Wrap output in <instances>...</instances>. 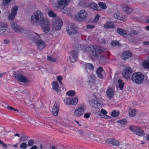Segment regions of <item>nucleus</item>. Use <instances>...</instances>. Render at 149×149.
Wrapping results in <instances>:
<instances>
[{
    "label": "nucleus",
    "mask_w": 149,
    "mask_h": 149,
    "mask_svg": "<svg viewBox=\"0 0 149 149\" xmlns=\"http://www.w3.org/2000/svg\"><path fill=\"white\" fill-rule=\"evenodd\" d=\"M30 22L33 25H41L43 31L47 33L50 30V23L47 18H45L42 12L38 10L35 12L31 17Z\"/></svg>",
    "instance_id": "nucleus-1"
},
{
    "label": "nucleus",
    "mask_w": 149,
    "mask_h": 149,
    "mask_svg": "<svg viewBox=\"0 0 149 149\" xmlns=\"http://www.w3.org/2000/svg\"><path fill=\"white\" fill-rule=\"evenodd\" d=\"M92 54L94 56L101 61H104L106 58L103 51L99 46L97 47L94 48L92 51Z\"/></svg>",
    "instance_id": "nucleus-2"
},
{
    "label": "nucleus",
    "mask_w": 149,
    "mask_h": 149,
    "mask_svg": "<svg viewBox=\"0 0 149 149\" xmlns=\"http://www.w3.org/2000/svg\"><path fill=\"white\" fill-rule=\"evenodd\" d=\"M144 79V76L141 72H138L133 74L132 77V80L136 84H141Z\"/></svg>",
    "instance_id": "nucleus-3"
},
{
    "label": "nucleus",
    "mask_w": 149,
    "mask_h": 149,
    "mask_svg": "<svg viewBox=\"0 0 149 149\" xmlns=\"http://www.w3.org/2000/svg\"><path fill=\"white\" fill-rule=\"evenodd\" d=\"M63 24L62 20L58 17L53 19L52 23V26L53 30L58 31L61 28Z\"/></svg>",
    "instance_id": "nucleus-4"
},
{
    "label": "nucleus",
    "mask_w": 149,
    "mask_h": 149,
    "mask_svg": "<svg viewBox=\"0 0 149 149\" xmlns=\"http://www.w3.org/2000/svg\"><path fill=\"white\" fill-rule=\"evenodd\" d=\"M129 129L134 134L140 136H142L145 135L144 131L139 127L131 126L129 127Z\"/></svg>",
    "instance_id": "nucleus-5"
},
{
    "label": "nucleus",
    "mask_w": 149,
    "mask_h": 149,
    "mask_svg": "<svg viewBox=\"0 0 149 149\" xmlns=\"http://www.w3.org/2000/svg\"><path fill=\"white\" fill-rule=\"evenodd\" d=\"M88 17L87 12L84 10H80L76 16V19L77 21H83L86 20Z\"/></svg>",
    "instance_id": "nucleus-6"
},
{
    "label": "nucleus",
    "mask_w": 149,
    "mask_h": 149,
    "mask_svg": "<svg viewBox=\"0 0 149 149\" xmlns=\"http://www.w3.org/2000/svg\"><path fill=\"white\" fill-rule=\"evenodd\" d=\"M132 73V69L129 67H127L122 72V74L124 78L128 79L130 77Z\"/></svg>",
    "instance_id": "nucleus-7"
},
{
    "label": "nucleus",
    "mask_w": 149,
    "mask_h": 149,
    "mask_svg": "<svg viewBox=\"0 0 149 149\" xmlns=\"http://www.w3.org/2000/svg\"><path fill=\"white\" fill-rule=\"evenodd\" d=\"M10 24L12 28L15 32L19 33H22L24 32V29L17 25V24L13 21H11Z\"/></svg>",
    "instance_id": "nucleus-8"
},
{
    "label": "nucleus",
    "mask_w": 149,
    "mask_h": 149,
    "mask_svg": "<svg viewBox=\"0 0 149 149\" xmlns=\"http://www.w3.org/2000/svg\"><path fill=\"white\" fill-rule=\"evenodd\" d=\"M85 108L86 107L84 105V104L81 105L75 110L74 115L75 116L79 117L82 115L84 113Z\"/></svg>",
    "instance_id": "nucleus-9"
},
{
    "label": "nucleus",
    "mask_w": 149,
    "mask_h": 149,
    "mask_svg": "<svg viewBox=\"0 0 149 149\" xmlns=\"http://www.w3.org/2000/svg\"><path fill=\"white\" fill-rule=\"evenodd\" d=\"M66 31L70 35H73L76 33V28L75 26L71 24H68L66 27Z\"/></svg>",
    "instance_id": "nucleus-10"
},
{
    "label": "nucleus",
    "mask_w": 149,
    "mask_h": 149,
    "mask_svg": "<svg viewBox=\"0 0 149 149\" xmlns=\"http://www.w3.org/2000/svg\"><path fill=\"white\" fill-rule=\"evenodd\" d=\"M15 77L19 82H22L26 83L29 82L28 79L21 74H15Z\"/></svg>",
    "instance_id": "nucleus-11"
},
{
    "label": "nucleus",
    "mask_w": 149,
    "mask_h": 149,
    "mask_svg": "<svg viewBox=\"0 0 149 149\" xmlns=\"http://www.w3.org/2000/svg\"><path fill=\"white\" fill-rule=\"evenodd\" d=\"M105 143L111 144L115 146H118L120 145L119 141L118 140L113 138L107 139L105 141Z\"/></svg>",
    "instance_id": "nucleus-12"
},
{
    "label": "nucleus",
    "mask_w": 149,
    "mask_h": 149,
    "mask_svg": "<svg viewBox=\"0 0 149 149\" xmlns=\"http://www.w3.org/2000/svg\"><path fill=\"white\" fill-rule=\"evenodd\" d=\"M132 56V52L130 51L126 50L123 52L121 54V58L123 60H126L130 58Z\"/></svg>",
    "instance_id": "nucleus-13"
},
{
    "label": "nucleus",
    "mask_w": 149,
    "mask_h": 149,
    "mask_svg": "<svg viewBox=\"0 0 149 149\" xmlns=\"http://www.w3.org/2000/svg\"><path fill=\"white\" fill-rule=\"evenodd\" d=\"M70 0H59L58 1L56 7L58 8L61 9L65 7L69 3Z\"/></svg>",
    "instance_id": "nucleus-14"
},
{
    "label": "nucleus",
    "mask_w": 149,
    "mask_h": 149,
    "mask_svg": "<svg viewBox=\"0 0 149 149\" xmlns=\"http://www.w3.org/2000/svg\"><path fill=\"white\" fill-rule=\"evenodd\" d=\"M18 7L17 6H15L12 9V13L11 14L9 15L8 18L9 20H13L16 15L17 10Z\"/></svg>",
    "instance_id": "nucleus-15"
},
{
    "label": "nucleus",
    "mask_w": 149,
    "mask_h": 149,
    "mask_svg": "<svg viewBox=\"0 0 149 149\" xmlns=\"http://www.w3.org/2000/svg\"><path fill=\"white\" fill-rule=\"evenodd\" d=\"M70 55L69 56L70 59L72 62H76L77 58V53L76 51H73L70 52Z\"/></svg>",
    "instance_id": "nucleus-16"
},
{
    "label": "nucleus",
    "mask_w": 149,
    "mask_h": 149,
    "mask_svg": "<svg viewBox=\"0 0 149 149\" xmlns=\"http://www.w3.org/2000/svg\"><path fill=\"white\" fill-rule=\"evenodd\" d=\"M8 26L6 23L3 22L0 23V34L3 33L8 28Z\"/></svg>",
    "instance_id": "nucleus-17"
},
{
    "label": "nucleus",
    "mask_w": 149,
    "mask_h": 149,
    "mask_svg": "<svg viewBox=\"0 0 149 149\" xmlns=\"http://www.w3.org/2000/svg\"><path fill=\"white\" fill-rule=\"evenodd\" d=\"M107 112L104 109H102L101 111V112H99L98 113V116L101 118H109L110 117L107 115Z\"/></svg>",
    "instance_id": "nucleus-18"
},
{
    "label": "nucleus",
    "mask_w": 149,
    "mask_h": 149,
    "mask_svg": "<svg viewBox=\"0 0 149 149\" xmlns=\"http://www.w3.org/2000/svg\"><path fill=\"white\" fill-rule=\"evenodd\" d=\"M59 105L57 103H55L52 109V113L55 116L58 115L59 110Z\"/></svg>",
    "instance_id": "nucleus-19"
},
{
    "label": "nucleus",
    "mask_w": 149,
    "mask_h": 149,
    "mask_svg": "<svg viewBox=\"0 0 149 149\" xmlns=\"http://www.w3.org/2000/svg\"><path fill=\"white\" fill-rule=\"evenodd\" d=\"M121 8L124 13L126 14H129L132 13L133 12L132 9L128 6H121Z\"/></svg>",
    "instance_id": "nucleus-20"
},
{
    "label": "nucleus",
    "mask_w": 149,
    "mask_h": 149,
    "mask_svg": "<svg viewBox=\"0 0 149 149\" xmlns=\"http://www.w3.org/2000/svg\"><path fill=\"white\" fill-rule=\"evenodd\" d=\"M106 93L107 96L109 98L113 97L114 94L113 88L110 87L108 88L106 92Z\"/></svg>",
    "instance_id": "nucleus-21"
},
{
    "label": "nucleus",
    "mask_w": 149,
    "mask_h": 149,
    "mask_svg": "<svg viewBox=\"0 0 149 149\" xmlns=\"http://www.w3.org/2000/svg\"><path fill=\"white\" fill-rule=\"evenodd\" d=\"M117 32L120 35H122L124 37H127V32L122 28H118L117 29Z\"/></svg>",
    "instance_id": "nucleus-22"
},
{
    "label": "nucleus",
    "mask_w": 149,
    "mask_h": 149,
    "mask_svg": "<svg viewBox=\"0 0 149 149\" xmlns=\"http://www.w3.org/2000/svg\"><path fill=\"white\" fill-rule=\"evenodd\" d=\"M36 43L40 49H42L45 47V42L42 40H39Z\"/></svg>",
    "instance_id": "nucleus-23"
},
{
    "label": "nucleus",
    "mask_w": 149,
    "mask_h": 149,
    "mask_svg": "<svg viewBox=\"0 0 149 149\" xmlns=\"http://www.w3.org/2000/svg\"><path fill=\"white\" fill-rule=\"evenodd\" d=\"M78 4L80 6L87 7L88 6L89 2L87 0H80Z\"/></svg>",
    "instance_id": "nucleus-24"
},
{
    "label": "nucleus",
    "mask_w": 149,
    "mask_h": 149,
    "mask_svg": "<svg viewBox=\"0 0 149 149\" xmlns=\"http://www.w3.org/2000/svg\"><path fill=\"white\" fill-rule=\"evenodd\" d=\"M61 11L64 13L67 14L71 13L72 11V10L70 8H67L65 6L62 8Z\"/></svg>",
    "instance_id": "nucleus-25"
},
{
    "label": "nucleus",
    "mask_w": 149,
    "mask_h": 149,
    "mask_svg": "<svg viewBox=\"0 0 149 149\" xmlns=\"http://www.w3.org/2000/svg\"><path fill=\"white\" fill-rule=\"evenodd\" d=\"M103 70V68L101 67H99L96 70L97 75L100 78L102 79L103 78V75L102 74Z\"/></svg>",
    "instance_id": "nucleus-26"
},
{
    "label": "nucleus",
    "mask_w": 149,
    "mask_h": 149,
    "mask_svg": "<svg viewBox=\"0 0 149 149\" xmlns=\"http://www.w3.org/2000/svg\"><path fill=\"white\" fill-rule=\"evenodd\" d=\"M113 16L115 18L121 20H123L124 19V17H123L122 14L119 12L114 14Z\"/></svg>",
    "instance_id": "nucleus-27"
},
{
    "label": "nucleus",
    "mask_w": 149,
    "mask_h": 149,
    "mask_svg": "<svg viewBox=\"0 0 149 149\" xmlns=\"http://www.w3.org/2000/svg\"><path fill=\"white\" fill-rule=\"evenodd\" d=\"M104 27L106 29H111L114 28L115 25L112 23L108 22L104 24Z\"/></svg>",
    "instance_id": "nucleus-28"
},
{
    "label": "nucleus",
    "mask_w": 149,
    "mask_h": 149,
    "mask_svg": "<svg viewBox=\"0 0 149 149\" xmlns=\"http://www.w3.org/2000/svg\"><path fill=\"white\" fill-rule=\"evenodd\" d=\"M52 84L53 89L57 92H58L59 91L58 88L59 85L57 82L56 81H54Z\"/></svg>",
    "instance_id": "nucleus-29"
},
{
    "label": "nucleus",
    "mask_w": 149,
    "mask_h": 149,
    "mask_svg": "<svg viewBox=\"0 0 149 149\" xmlns=\"http://www.w3.org/2000/svg\"><path fill=\"white\" fill-rule=\"evenodd\" d=\"M88 6H90L91 8L95 10L98 11L100 10V9H99L97 5L95 3H92L90 4L89 3Z\"/></svg>",
    "instance_id": "nucleus-30"
},
{
    "label": "nucleus",
    "mask_w": 149,
    "mask_h": 149,
    "mask_svg": "<svg viewBox=\"0 0 149 149\" xmlns=\"http://www.w3.org/2000/svg\"><path fill=\"white\" fill-rule=\"evenodd\" d=\"M70 100V105H75L78 103V99L76 97H74L73 98H71Z\"/></svg>",
    "instance_id": "nucleus-31"
},
{
    "label": "nucleus",
    "mask_w": 149,
    "mask_h": 149,
    "mask_svg": "<svg viewBox=\"0 0 149 149\" xmlns=\"http://www.w3.org/2000/svg\"><path fill=\"white\" fill-rule=\"evenodd\" d=\"M129 114L130 116L133 117L135 116L136 114V110L135 109H130L129 111Z\"/></svg>",
    "instance_id": "nucleus-32"
},
{
    "label": "nucleus",
    "mask_w": 149,
    "mask_h": 149,
    "mask_svg": "<svg viewBox=\"0 0 149 149\" xmlns=\"http://www.w3.org/2000/svg\"><path fill=\"white\" fill-rule=\"evenodd\" d=\"M47 14L49 17L52 18L56 17V14L51 10H49L47 13Z\"/></svg>",
    "instance_id": "nucleus-33"
},
{
    "label": "nucleus",
    "mask_w": 149,
    "mask_h": 149,
    "mask_svg": "<svg viewBox=\"0 0 149 149\" xmlns=\"http://www.w3.org/2000/svg\"><path fill=\"white\" fill-rule=\"evenodd\" d=\"M84 66L86 69H89L93 70L94 68L93 65L92 64L90 63H87L85 64Z\"/></svg>",
    "instance_id": "nucleus-34"
},
{
    "label": "nucleus",
    "mask_w": 149,
    "mask_h": 149,
    "mask_svg": "<svg viewBox=\"0 0 149 149\" xmlns=\"http://www.w3.org/2000/svg\"><path fill=\"white\" fill-rule=\"evenodd\" d=\"M142 65L145 68L149 69V60L144 61L142 63Z\"/></svg>",
    "instance_id": "nucleus-35"
},
{
    "label": "nucleus",
    "mask_w": 149,
    "mask_h": 149,
    "mask_svg": "<svg viewBox=\"0 0 149 149\" xmlns=\"http://www.w3.org/2000/svg\"><path fill=\"white\" fill-rule=\"evenodd\" d=\"M80 47L83 50H86V51H91V48L93 47L92 46H89L87 47L86 48V47L83 45H81Z\"/></svg>",
    "instance_id": "nucleus-36"
},
{
    "label": "nucleus",
    "mask_w": 149,
    "mask_h": 149,
    "mask_svg": "<svg viewBox=\"0 0 149 149\" xmlns=\"http://www.w3.org/2000/svg\"><path fill=\"white\" fill-rule=\"evenodd\" d=\"M118 82L119 84V87L120 89L122 90L123 89L124 86V83L122 81L121 79H119L118 81Z\"/></svg>",
    "instance_id": "nucleus-37"
},
{
    "label": "nucleus",
    "mask_w": 149,
    "mask_h": 149,
    "mask_svg": "<svg viewBox=\"0 0 149 149\" xmlns=\"http://www.w3.org/2000/svg\"><path fill=\"white\" fill-rule=\"evenodd\" d=\"M129 37H128V40L131 42H134L135 41V39L134 37H132L131 34L129 33L128 34Z\"/></svg>",
    "instance_id": "nucleus-38"
},
{
    "label": "nucleus",
    "mask_w": 149,
    "mask_h": 149,
    "mask_svg": "<svg viewBox=\"0 0 149 149\" xmlns=\"http://www.w3.org/2000/svg\"><path fill=\"white\" fill-rule=\"evenodd\" d=\"M66 94L70 96H73L75 95V92L74 91H70L67 92Z\"/></svg>",
    "instance_id": "nucleus-39"
},
{
    "label": "nucleus",
    "mask_w": 149,
    "mask_h": 149,
    "mask_svg": "<svg viewBox=\"0 0 149 149\" xmlns=\"http://www.w3.org/2000/svg\"><path fill=\"white\" fill-rule=\"evenodd\" d=\"M119 114L118 112H116V111H113L111 113V115L114 117H116Z\"/></svg>",
    "instance_id": "nucleus-40"
},
{
    "label": "nucleus",
    "mask_w": 149,
    "mask_h": 149,
    "mask_svg": "<svg viewBox=\"0 0 149 149\" xmlns=\"http://www.w3.org/2000/svg\"><path fill=\"white\" fill-rule=\"evenodd\" d=\"M3 5L4 6H6L8 5L9 3L12 1L13 0H2Z\"/></svg>",
    "instance_id": "nucleus-41"
},
{
    "label": "nucleus",
    "mask_w": 149,
    "mask_h": 149,
    "mask_svg": "<svg viewBox=\"0 0 149 149\" xmlns=\"http://www.w3.org/2000/svg\"><path fill=\"white\" fill-rule=\"evenodd\" d=\"M20 148L21 149H25L27 147V146L25 142H23L20 145Z\"/></svg>",
    "instance_id": "nucleus-42"
},
{
    "label": "nucleus",
    "mask_w": 149,
    "mask_h": 149,
    "mask_svg": "<svg viewBox=\"0 0 149 149\" xmlns=\"http://www.w3.org/2000/svg\"><path fill=\"white\" fill-rule=\"evenodd\" d=\"M140 33V32L139 31H136L134 29H132L131 31V35H132V34H134V35H137L139 34V33Z\"/></svg>",
    "instance_id": "nucleus-43"
},
{
    "label": "nucleus",
    "mask_w": 149,
    "mask_h": 149,
    "mask_svg": "<svg viewBox=\"0 0 149 149\" xmlns=\"http://www.w3.org/2000/svg\"><path fill=\"white\" fill-rule=\"evenodd\" d=\"M70 98H67L65 99L64 101L65 103L67 105H70Z\"/></svg>",
    "instance_id": "nucleus-44"
},
{
    "label": "nucleus",
    "mask_w": 149,
    "mask_h": 149,
    "mask_svg": "<svg viewBox=\"0 0 149 149\" xmlns=\"http://www.w3.org/2000/svg\"><path fill=\"white\" fill-rule=\"evenodd\" d=\"M99 5L102 9H105L107 8L106 5L104 3L100 2L99 3Z\"/></svg>",
    "instance_id": "nucleus-45"
},
{
    "label": "nucleus",
    "mask_w": 149,
    "mask_h": 149,
    "mask_svg": "<svg viewBox=\"0 0 149 149\" xmlns=\"http://www.w3.org/2000/svg\"><path fill=\"white\" fill-rule=\"evenodd\" d=\"M118 122L120 124L122 125H125L127 123V121L125 119H123L120 120L118 121Z\"/></svg>",
    "instance_id": "nucleus-46"
},
{
    "label": "nucleus",
    "mask_w": 149,
    "mask_h": 149,
    "mask_svg": "<svg viewBox=\"0 0 149 149\" xmlns=\"http://www.w3.org/2000/svg\"><path fill=\"white\" fill-rule=\"evenodd\" d=\"M47 59L49 61H52L53 62H54L56 61L55 59L54 58L49 56H47Z\"/></svg>",
    "instance_id": "nucleus-47"
},
{
    "label": "nucleus",
    "mask_w": 149,
    "mask_h": 149,
    "mask_svg": "<svg viewBox=\"0 0 149 149\" xmlns=\"http://www.w3.org/2000/svg\"><path fill=\"white\" fill-rule=\"evenodd\" d=\"M34 143V141L33 140H30L28 142V145L30 146H32Z\"/></svg>",
    "instance_id": "nucleus-48"
},
{
    "label": "nucleus",
    "mask_w": 149,
    "mask_h": 149,
    "mask_svg": "<svg viewBox=\"0 0 149 149\" xmlns=\"http://www.w3.org/2000/svg\"><path fill=\"white\" fill-rule=\"evenodd\" d=\"M7 108L8 110H13L14 111H17V112L19 111L17 109H14L11 107L8 106L7 107Z\"/></svg>",
    "instance_id": "nucleus-49"
},
{
    "label": "nucleus",
    "mask_w": 149,
    "mask_h": 149,
    "mask_svg": "<svg viewBox=\"0 0 149 149\" xmlns=\"http://www.w3.org/2000/svg\"><path fill=\"white\" fill-rule=\"evenodd\" d=\"M97 104V102L96 101H92L91 103V105L92 107H95V105Z\"/></svg>",
    "instance_id": "nucleus-50"
},
{
    "label": "nucleus",
    "mask_w": 149,
    "mask_h": 149,
    "mask_svg": "<svg viewBox=\"0 0 149 149\" xmlns=\"http://www.w3.org/2000/svg\"><path fill=\"white\" fill-rule=\"evenodd\" d=\"M91 113H86L84 115V117L86 118H88L89 117Z\"/></svg>",
    "instance_id": "nucleus-51"
},
{
    "label": "nucleus",
    "mask_w": 149,
    "mask_h": 149,
    "mask_svg": "<svg viewBox=\"0 0 149 149\" xmlns=\"http://www.w3.org/2000/svg\"><path fill=\"white\" fill-rule=\"evenodd\" d=\"M102 106L100 103H98L97 102V104H96L95 105V108H99L101 107Z\"/></svg>",
    "instance_id": "nucleus-52"
},
{
    "label": "nucleus",
    "mask_w": 149,
    "mask_h": 149,
    "mask_svg": "<svg viewBox=\"0 0 149 149\" xmlns=\"http://www.w3.org/2000/svg\"><path fill=\"white\" fill-rule=\"evenodd\" d=\"M94 27V26L93 25H88L87 26V28L88 29H92Z\"/></svg>",
    "instance_id": "nucleus-53"
},
{
    "label": "nucleus",
    "mask_w": 149,
    "mask_h": 149,
    "mask_svg": "<svg viewBox=\"0 0 149 149\" xmlns=\"http://www.w3.org/2000/svg\"><path fill=\"white\" fill-rule=\"evenodd\" d=\"M27 137H21L20 138V139L23 141H26L27 140Z\"/></svg>",
    "instance_id": "nucleus-54"
},
{
    "label": "nucleus",
    "mask_w": 149,
    "mask_h": 149,
    "mask_svg": "<svg viewBox=\"0 0 149 149\" xmlns=\"http://www.w3.org/2000/svg\"><path fill=\"white\" fill-rule=\"evenodd\" d=\"M100 17V16L99 15L97 14L95 17V21L97 22L99 18Z\"/></svg>",
    "instance_id": "nucleus-55"
},
{
    "label": "nucleus",
    "mask_w": 149,
    "mask_h": 149,
    "mask_svg": "<svg viewBox=\"0 0 149 149\" xmlns=\"http://www.w3.org/2000/svg\"><path fill=\"white\" fill-rule=\"evenodd\" d=\"M10 42V41H9V40L8 39H7L4 40L3 41V42H4V44H8Z\"/></svg>",
    "instance_id": "nucleus-56"
},
{
    "label": "nucleus",
    "mask_w": 149,
    "mask_h": 149,
    "mask_svg": "<svg viewBox=\"0 0 149 149\" xmlns=\"http://www.w3.org/2000/svg\"><path fill=\"white\" fill-rule=\"evenodd\" d=\"M63 79V77L62 76H59L57 77V80L59 82V81H61V80Z\"/></svg>",
    "instance_id": "nucleus-57"
},
{
    "label": "nucleus",
    "mask_w": 149,
    "mask_h": 149,
    "mask_svg": "<svg viewBox=\"0 0 149 149\" xmlns=\"http://www.w3.org/2000/svg\"><path fill=\"white\" fill-rule=\"evenodd\" d=\"M1 144L2 146L4 148H6L7 147V145L3 142L1 143Z\"/></svg>",
    "instance_id": "nucleus-58"
},
{
    "label": "nucleus",
    "mask_w": 149,
    "mask_h": 149,
    "mask_svg": "<svg viewBox=\"0 0 149 149\" xmlns=\"http://www.w3.org/2000/svg\"><path fill=\"white\" fill-rule=\"evenodd\" d=\"M117 42H118L117 41H113V42H111V44L112 45H116L117 44Z\"/></svg>",
    "instance_id": "nucleus-59"
},
{
    "label": "nucleus",
    "mask_w": 149,
    "mask_h": 149,
    "mask_svg": "<svg viewBox=\"0 0 149 149\" xmlns=\"http://www.w3.org/2000/svg\"><path fill=\"white\" fill-rule=\"evenodd\" d=\"M91 78L93 79V80H94L95 79V77L94 75L93 74H91L90 76Z\"/></svg>",
    "instance_id": "nucleus-60"
},
{
    "label": "nucleus",
    "mask_w": 149,
    "mask_h": 149,
    "mask_svg": "<svg viewBox=\"0 0 149 149\" xmlns=\"http://www.w3.org/2000/svg\"><path fill=\"white\" fill-rule=\"evenodd\" d=\"M37 146L36 145H34L32 146L31 148V149H37Z\"/></svg>",
    "instance_id": "nucleus-61"
},
{
    "label": "nucleus",
    "mask_w": 149,
    "mask_h": 149,
    "mask_svg": "<svg viewBox=\"0 0 149 149\" xmlns=\"http://www.w3.org/2000/svg\"><path fill=\"white\" fill-rule=\"evenodd\" d=\"M146 140L147 141H149V134H147L146 136Z\"/></svg>",
    "instance_id": "nucleus-62"
},
{
    "label": "nucleus",
    "mask_w": 149,
    "mask_h": 149,
    "mask_svg": "<svg viewBox=\"0 0 149 149\" xmlns=\"http://www.w3.org/2000/svg\"><path fill=\"white\" fill-rule=\"evenodd\" d=\"M146 45H149V42L148 41H145L143 42Z\"/></svg>",
    "instance_id": "nucleus-63"
},
{
    "label": "nucleus",
    "mask_w": 149,
    "mask_h": 149,
    "mask_svg": "<svg viewBox=\"0 0 149 149\" xmlns=\"http://www.w3.org/2000/svg\"><path fill=\"white\" fill-rule=\"evenodd\" d=\"M78 132L79 133H80L81 134H83V131L82 130H79L78 131Z\"/></svg>",
    "instance_id": "nucleus-64"
}]
</instances>
